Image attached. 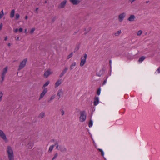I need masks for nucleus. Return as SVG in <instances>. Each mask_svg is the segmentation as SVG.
Returning a JSON list of instances; mask_svg holds the SVG:
<instances>
[{"label": "nucleus", "mask_w": 160, "mask_h": 160, "mask_svg": "<svg viewBox=\"0 0 160 160\" xmlns=\"http://www.w3.org/2000/svg\"><path fill=\"white\" fill-rule=\"evenodd\" d=\"M99 98L95 97L94 99V105L95 106L97 105L99 103Z\"/></svg>", "instance_id": "2eb2a0df"}, {"label": "nucleus", "mask_w": 160, "mask_h": 160, "mask_svg": "<svg viewBox=\"0 0 160 160\" xmlns=\"http://www.w3.org/2000/svg\"><path fill=\"white\" fill-rule=\"evenodd\" d=\"M15 11L14 9L12 10L10 13V17L11 18H13L14 16Z\"/></svg>", "instance_id": "6ab92c4d"}, {"label": "nucleus", "mask_w": 160, "mask_h": 160, "mask_svg": "<svg viewBox=\"0 0 160 160\" xmlns=\"http://www.w3.org/2000/svg\"><path fill=\"white\" fill-rule=\"evenodd\" d=\"M62 89H59L58 90L57 94V96L59 97V98H60L62 94Z\"/></svg>", "instance_id": "4be33fe9"}, {"label": "nucleus", "mask_w": 160, "mask_h": 160, "mask_svg": "<svg viewBox=\"0 0 160 160\" xmlns=\"http://www.w3.org/2000/svg\"><path fill=\"white\" fill-rule=\"evenodd\" d=\"M101 92V89L100 88H99L97 91V94L98 95H99L100 94Z\"/></svg>", "instance_id": "f704fd0d"}, {"label": "nucleus", "mask_w": 160, "mask_h": 160, "mask_svg": "<svg viewBox=\"0 0 160 160\" xmlns=\"http://www.w3.org/2000/svg\"><path fill=\"white\" fill-rule=\"evenodd\" d=\"M99 151L101 152L102 155L103 156L104 155V153L103 151L101 149H98Z\"/></svg>", "instance_id": "c9c22d12"}, {"label": "nucleus", "mask_w": 160, "mask_h": 160, "mask_svg": "<svg viewBox=\"0 0 160 160\" xmlns=\"http://www.w3.org/2000/svg\"><path fill=\"white\" fill-rule=\"evenodd\" d=\"M47 92V89L46 88H45L43 89L42 92L41 93L40 95L39 100H40L45 95V94Z\"/></svg>", "instance_id": "9b49d317"}, {"label": "nucleus", "mask_w": 160, "mask_h": 160, "mask_svg": "<svg viewBox=\"0 0 160 160\" xmlns=\"http://www.w3.org/2000/svg\"><path fill=\"white\" fill-rule=\"evenodd\" d=\"M52 141H54V139H53V140H52Z\"/></svg>", "instance_id": "6e6d98bb"}, {"label": "nucleus", "mask_w": 160, "mask_h": 160, "mask_svg": "<svg viewBox=\"0 0 160 160\" xmlns=\"http://www.w3.org/2000/svg\"><path fill=\"white\" fill-rule=\"evenodd\" d=\"M8 46L9 47L10 46H11V44L10 43H8Z\"/></svg>", "instance_id": "3c124183"}, {"label": "nucleus", "mask_w": 160, "mask_h": 160, "mask_svg": "<svg viewBox=\"0 0 160 160\" xmlns=\"http://www.w3.org/2000/svg\"><path fill=\"white\" fill-rule=\"evenodd\" d=\"M126 14L125 12L120 14L118 16V20L119 22H122L126 17Z\"/></svg>", "instance_id": "0eeeda50"}, {"label": "nucleus", "mask_w": 160, "mask_h": 160, "mask_svg": "<svg viewBox=\"0 0 160 160\" xmlns=\"http://www.w3.org/2000/svg\"><path fill=\"white\" fill-rule=\"evenodd\" d=\"M47 3V1L46 0L45 1V3Z\"/></svg>", "instance_id": "864d4df0"}, {"label": "nucleus", "mask_w": 160, "mask_h": 160, "mask_svg": "<svg viewBox=\"0 0 160 160\" xmlns=\"http://www.w3.org/2000/svg\"><path fill=\"white\" fill-rule=\"evenodd\" d=\"M0 137H1L5 142L7 143L8 142V139L7 138L5 134L2 130L0 129Z\"/></svg>", "instance_id": "7ed1b4c3"}, {"label": "nucleus", "mask_w": 160, "mask_h": 160, "mask_svg": "<svg viewBox=\"0 0 160 160\" xmlns=\"http://www.w3.org/2000/svg\"><path fill=\"white\" fill-rule=\"evenodd\" d=\"M58 156V154L57 153H56L54 155L53 157L52 158V160H54V159L56 158Z\"/></svg>", "instance_id": "c756f323"}, {"label": "nucleus", "mask_w": 160, "mask_h": 160, "mask_svg": "<svg viewBox=\"0 0 160 160\" xmlns=\"http://www.w3.org/2000/svg\"><path fill=\"white\" fill-rule=\"evenodd\" d=\"M60 111L61 112L62 115H63L65 113L63 109H60Z\"/></svg>", "instance_id": "e433bc0d"}, {"label": "nucleus", "mask_w": 160, "mask_h": 160, "mask_svg": "<svg viewBox=\"0 0 160 160\" xmlns=\"http://www.w3.org/2000/svg\"><path fill=\"white\" fill-rule=\"evenodd\" d=\"M121 33V30H119L117 32L115 33H114V35L115 36H119Z\"/></svg>", "instance_id": "cd10ccee"}, {"label": "nucleus", "mask_w": 160, "mask_h": 160, "mask_svg": "<svg viewBox=\"0 0 160 160\" xmlns=\"http://www.w3.org/2000/svg\"><path fill=\"white\" fill-rule=\"evenodd\" d=\"M4 14L3 13V10H2L0 13V19H1L3 16Z\"/></svg>", "instance_id": "c85d7f7f"}, {"label": "nucleus", "mask_w": 160, "mask_h": 160, "mask_svg": "<svg viewBox=\"0 0 160 160\" xmlns=\"http://www.w3.org/2000/svg\"><path fill=\"white\" fill-rule=\"evenodd\" d=\"M6 152L8 160H14V152L11 146L10 145L7 146Z\"/></svg>", "instance_id": "f257e3e1"}, {"label": "nucleus", "mask_w": 160, "mask_h": 160, "mask_svg": "<svg viewBox=\"0 0 160 160\" xmlns=\"http://www.w3.org/2000/svg\"><path fill=\"white\" fill-rule=\"evenodd\" d=\"M92 125H93V121L91 119H90L89 121V124H88V127L89 128H90L92 126Z\"/></svg>", "instance_id": "a878e982"}, {"label": "nucleus", "mask_w": 160, "mask_h": 160, "mask_svg": "<svg viewBox=\"0 0 160 160\" xmlns=\"http://www.w3.org/2000/svg\"><path fill=\"white\" fill-rule=\"evenodd\" d=\"M67 1L66 0H64L59 5L58 7L60 8H62L65 6L67 3Z\"/></svg>", "instance_id": "1a4fd4ad"}, {"label": "nucleus", "mask_w": 160, "mask_h": 160, "mask_svg": "<svg viewBox=\"0 0 160 160\" xmlns=\"http://www.w3.org/2000/svg\"><path fill=\"white\" fill-rule=\"evenodd\" d=\"M3 93L2 91H0V102H1L2 99Z\"/></svg>", "instance_id": "bb28decb"}, {"label": "nucleus", "mask_w": 160, "mask_h": 160, "mask_svg": "<svg viewBox=\"0 0 160 160\" xmlns=\"http://www.w3.org/2000/svg\"><path fill=\"white\" fill-rule=\"evenodd\" d=\"M87 114L85 111H83L80 112V116L79 118V121L83 122L85 121L86 119Z\"/></svg>", "instance_id": "f03ea898"}, {"label": "nucleus", "mask_w": 160, "mask_h": 160, "mask_svg": "<svg viewBox=\"0 0 160 160\" xmlns=\"http://www.w3.org/2000/svg\"><path fill=\"white\" fill-rule=\"evenodd\" d=\"M52 72L50 69H48L44 73V77L45 78H47L50 75L52 74Z\"/></svg>", "instance_id": "9d476101"}, {"label": "nucleus", "mask_w": 160, "mask_h": 160, "mask_svg": "<svg viewBox=\"0 0 160 160\" xmlns=\"http://www.w3.org/2000/svg\"><path fill=\"white\" fill-rule=\"evenodd\" d=\"M20 17V15L18 13H16L15 14V19L18 20L19 18Z\"/></svg>", "instance_id": "7c9ffc66"}, {"label": "nucleus", "mask_w": 160, "mask_h": 160, "mask_svg": "<svg viewBox=\"0 0 160 160\" xmlns=\"http://www.w3.org/2000/svg\"><path fill=\"white\" fill-rule=\"evenodd\" d=\"M8 67H6L4 68L3 70V71L2 74L1 78H2V82H3L4 79L5 75L8 71Z\"/></svg>", "instance_id": "6e6552de"}, {"label": "nucleus", "mask_w": 160, "mask_h": 160, "mask_svg": "<svg viewBox=\"0 0 160 160\" xmlns=\"http://www.w3.org/2000/svg\"><path fill=\"white\" fill-rule=\"evenodd\" d=\"M54 145V146L55 145H56L57 146L58 145H59L58 142V141H55V144Z\"/></svg>", "instance_id": "a19ab883"}, {"label": "nucleus", "mask_w": 160, "mask_h": 160, "mask_svg": "<svg viewBox=\"0 0 160 160\" xmlns=\"http://www.w3.org/2000/svg\"><path fill=\"white\" fill-rule=\"evenodd\" d=\"M38 8H36L35 10V12H37L38 11Z\"/></svg>", "instance_id": "49530a36"}, {"label": "nucleus", "mask_w": 160, "mask_h": 160, "mask_svg": "<svg viewBox=\"0 0 160 160\" xmlns=\"http://www.w3.org/2000/svg\"><path fill=\"white\" fill-rule=\"evenodd\" d=\"M157 71L158 72V73H160V67L158 68Z\"/></svg>", "instance_id": "c03bdc74"}, {"label": "nucleus", "mask_w": 160, "mask_h": 160, "mask_svg": "<svg viewBox=\"0 0 160 160\" xmlns=\"http://www.w3.org/2000/svg\"><path fill=\"white\" fill-rule=\"evenodd\" d=\"M103 71L102 70H100L99 72L97 73V75L99 77L101 76L102 74L103 73Z\"/></svg>", "instance_id": "5701e85b"}, {"label": "nucleus", "mask_w": 160, "mask_h": 160, "mask_svg": "<svg viewBox=\"0 0 160 160\" xmlns=\"http://www.w3.org/2000/svg\"><path fill=\"white\" fill-rule=\"evenodd\" d=\"M142 33V30H139L138 33H137V35L138 36H140Z\"/></svg>", "instance_id": "72a5a7b5"}, {"label": "nucleus", "mask_w": 160, "mask_h": 160, "mask_svg": "<svg viewBox=\"0 0 160 160\" xmlns=\"http://www.w3.org/2000/svg\"><path fill=\"white\" fill-rule=\"evenodd\" d=\"M35 30V28H32L31 29V30L30 31V33H32Z\"/></svg>", "instance_id": "4c0bfd02"}, {"label": "nucleus", "mask_w": 160, "mask_h": 160, "mask_svg": "<svg viewBox=\"0 0 160 160\" xmlns=\"http://www.w3.org/2000/svg\"><path fill=\"white\" fill-rule=\"evenodd\" d=\"M56 149L62 152H65L67 151V149L65 147L62 145L56 146Z\"/></svg>", "instance_id": "423d86ee"}, {"label": "nucleus", "mask_w": 160, "mask_h": 160, "mask_svg": "<svg viewBox=\"0 0 160 160\" xmlns=\"http://www.w3.org/2000/svg\"><path fill=\"white\" fill-rule=\"evenodd\" d=\"M110 63H111V60H110Z\"/></svg>", "instance_id": "5fc2aeb1"}, {"label": "nucleus", "mask_w": 160, "mask_h": 160, "mask_svg": "<svg viewBox=\"0 0 160 160\" xmlns=\"http://www.w3.org/2000/svg\"><path fill=\"white\" fill-rule=\"evenodd\" d=\"M28 149H32L33 147V143L30 141H28Z\"/></svg>", "instance_id": "dca6fc26"}, {"label": "nucleus", "mask_w": 160, "mask_h": 160, "mask_svg": "<svg viewBox=\"0 0 160 160\" xmlns=\"http://www.w3.org/2000/svg\"><path fill=\"white\" fill-rule=\"evenodd\" d=\"M27 61V59H24L20 64L18 70V71L22 69L25 66Z\"/></svg>", "instance_id": "20e7f679"}, {"label": "nucleus", "mask_w": 160, "mask_h": 160, "mask_svg": "<svg viewBox=\"0 0 160 160\" xmlns=\"http://www.w3.org/2000/svg\"><path fill=\"white\" fill-rule=\"evenodd\" d=\"M87 55L86 54H84L83 57L81 58V62L80 63V66L82 67L83 66L86 62V60L87 58Z\"/></svg>", "instance_id": "39448f33"}, {"label": "nucleus", "mask_w": 160, "mask_h": 160, "mask_svg": "<svg viewBox=\"0 0 160 160\" xmlns=\"http://www.w3.org/2000/svg\"><path fill=\"white\" fill-rule=\"evenodd\" d=\"M16 40H17V41H18L19 40V37H17L16 39Z\"/></svg>", "instance_id": "8fccbe9b"}, {"label": "nucleus", "mask_w": 160, "mask_h": 160, "mask_svg": "<svg viewBox=\"0 0 160 160\" xmlns=\"http://www.w3.org/2000/svg\"><path fill=\"white\" fill-rule=\"evenodd\" d=\"M55 98V95H52L50 98V99L48 101V102L49 103L51 102L52 100H53Z\"/></svg>", "instance_id": "393cba45"}, {"label": "nucleus", "mask_w": 160, "mask_h": 160, "mask_svg": "<svg viewBox=\"0 0 160 160\" xmlns=\"http://www.w3.org/2000/svg\"><path fill=\"white\" fill-rule=\"evenodd\" d=\"M146 58V57L144 56H143L141 57L138 60V62H142L144 59Z\"/></svg>", "instance_id": "aec40b11"}, {"label": "nucleus", "mask_w": 160, "mask_h": 160, "mask_svg": "<svg viewBox=\"0 0 160 160\" xmlns=\"http://www.w3.org/2000/svg\"><path fill=\"white\" fill-rule=\"evenodd\" d=\"M61 80H58L55 83V87L56 88L58 87L61 84Z\"/></svg>", "instance_id": "f3484780"}, {"label": "nucleus", "mask_w": 160, "mask_h": 160, "mask_svg": "<svg viewBox=\"0 0 160 160\" xmlns=\"http://www.w3.org/2000/svg\"><path fill=\"white\" fill-rule=\"evenodd\" d=\"M70 1L73 5H77L80 2L79 0H70Z\"/></svg>", "instance_id": "ddd939ff"}, {"label": "nucleus", "mask_w": 160, "mask_h": 160, "mask_svg": "<svg viewBox=\"0 0 160 160\" xmlns=\"http://www.w3.org/2000/svg\"><path fill=\"white\" fill-rule=\"evenodd\" d=\"M68 70V68H65V69L62 71V72L59 75V77L60 78L62 77L63 75L67 72V70Z\"/></svg>", "instance_id": "4468645a"}, {"label": "nucleus", "mask_w": 160, "mask_h": 160, "mask_svg": "<svg viewBox=\"0 0 160 160\" xmlns=\"http://www.w3.org/2000/svg\"><path fill=\"white\" fill-rule=\"evenodd\" d=\"M49 83V81H47L46 82V83L44 84L43 87H45L46 86H47L48 85V84Z\"/></svg>", "instance_id": "2f4dec72"}, {"label": "nucleus", "mask_w": 160, "mask_h": 160, "mask_svg": "<svg viewBox=\"0 0 160 160\" xmlns=\"http://www.w3.org/2000/svg\"><path fill=\"white\" fill-rule=\"evenodd\" d=\"M45 112H41L38 116V118H42L45 116Z\"/></svg>", "instance_id": "a211bd4d"}, {"label": "nucleus", "mask_w": 160, "mask_h": 160, "mask_svg": "<svg viewBox=\"0 0 160 160\" xmlns=\"http://www.w3.org/2000/svg\"><path fill=\"white\" fill-rule=\"evenodd\" d=\"M54 146V145H52L50 146L48 151V152L49 153H51L52 152V150L53 149Z\"/></svg>", "instance_id": "412c9836"}, {"label": "nucleus", "mask_w": 160, "mask_h": 160, "mask_svg": "<svg viewBox=\"0 0 160 160\" xmlns=\"http://www.w3.org/2000/svg\"><path fill=\"white\" fill-rule=\"evenodd\" d=\"M8 39V36H6L5 38V39H4V40L5 41H6Z\"/></svg>", "instance_id": "de8ad7c7"}, {"label": "nucleus", "mask_w": 160, "mask_h": 160, "mask_svg": "<svg viewBox=\"0 0 160 160\" xmlns=\"http://www.w3.org/2000/svg\"><path fill=\"white\" fill-rule=\"evenodd\" d=\"M18 31L20 32H22L23 31V29L22 28H20L18 29Z\"/></svg>", "instance_id": "37998d69"}, {"label": "nucleus", "mask_w": 160, "mask_h": 160, "mask_svg": "<svg viewBox=\"0 0 160 160\" xmlns=\"http://www.w3.org/2000/svg\"><path fill=\"white\" fill-rule=\"evenodd\" d=\"M13 31L17 33L18 32V28H16L15 29H14Z\"/></svg>", "instance_id": "79ce46f5"}, {"label": "nucleus", "mask_w": 160, "mask_h": 160, "mask_svg": "<svg viewBox=\"0 0 160 160\" xmlns=\"http://www.w3.org/2000/svg\"><path fill=\"white\" fill-rule=\"evenodd\" d=\"M136 19V17L134 15H131L128 18V20L130 22L134 21Z\"/></svg>", "instance_id": "f8f14e48"}, {"label": "nucleus", "mask_w": 160, "mask_h": 160, "mask_svg": "<svg viewBox=\"0 0 160 160\" xmlns=\"http://www.w3.org/2000/svg\"><path fill=\"white\" fill-rule=\"evenodd\" d=\"M76 65V63L75 62H74L72 63L70 67V70H72L73 69L74 67H75Z\"/></svg>", "instance_id": "b1692460"}, {"label": "nucleus", "mask_w": 160, "mask_h": 160, "mask_svg": "<svg viewBox=\"0 0 160 160\" xmlns=\"http://www.w3.org/2000/svg\"><path fill=\"white\" fill-rule=\"evenodd\" d=\"M27 30L26 29L25 30V32L26 33L27 32Z\"/></svg>", "instance_id": "603ef678"}, {"label": "nucleus", "mask_w": 160, "mask_h": 160, "mask_svg": "<svg viewBox=\"0 0 160 160\" xmlns=\"http://www.w3.org/2000/svg\"><path fill=\"white\" fill-rule=\"evenodd\" d=\"M25 18L26 20H27L28 18V16H26L25 17Z\"/></svg>", "instance_id": "09e8293b"}, {"label": "nucleus", "mask_w": 160, "mask_h": 160, "mask_svg": "<svg viewBox=\"0 0 160 160\" xmlns=\"http://www.w3.org/2000/svg\"><path fill=\"white\" fill-rule=\"evenodd\" d=\"M108 78V77H107V78H106V79H105L103 82V84L102 85H104L105 84H106V82H107V79Z\"/></svg>", "instance_id": "58836bf2"}, {"label": "nucleus", "mask_w": 160, "mask_h": 160, "mask_svg": "<svg viewBox=\"0 0 160 160\" xmlns=\"http://www.w3.org/2000/svg\"><path fill=\"white\" fill-rule=\"evenodd\" d=\"M129 0V2H130L131 3H132L134 1H135L136 0Z\"/></svg>", "instance_id": "ea45409f"}, {"label": "nucleus", "mask_w": 160, "mask_h": 160, "mask_svg": "<svg viewBox=\"0 0 160 160\" xmlns=\"http://www.w3.org/2000/svg\"><path fill=\"white\" fill-rule=\"evenodd\" d=\"M2 26H3V25H2V23H1V24L0 25V30H1L2 29Z\"/></svg>", "instance_id": "a18cd8bd"}, {"label": "nucleus", "mask_w": 160, "mask_h": 160, "mask_svg": "<svg viewBox=\"0 0 160 160\" xmlns=\"http://www.w3.org/2000/svg\"><path fill=\"white\" fill-rule=\"evenodd\" d=\"M73 52H71L70 54H69L68 56L67 57V59H68L72 57L73 56Z\"/></svg>", "instance_id": "473e14b6"}]
</instances>
